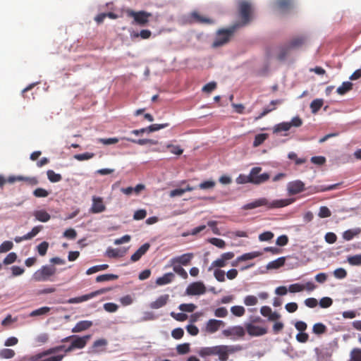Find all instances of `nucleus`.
I'll list each match as a JSON object with an SVG mask.
<instances>
[{"instance_id": "f257e3e1", "label": "nucleus", "mask_w": 361, "mask_h": 361, "mask_svg": "<svg viewBox=\"0 0 361 361\" xmlns=\"http://www.w3.org/2000/svg\"><path fill=\"white\" fill-rule=\"evenodd\" d=\"M293 202V200L290 199H282V200H276L271 202L269 201L268 199L265 197H262L257 199L250 203L246 204L243 206L242 209L244 210L253 209L257 207L264 206L268 209H275V208H281L286 206L289 205Z\"/></svg>"}, {"instance_id": "f03ea898", "label": "nucleus", "mask_w": 361, "mask_h": 361, "mask_svg": "<svg viewBox=\"0 0 361 361\" xmlns=\"http://www.w3.org/2000/svg\"><path fill=\"white\" fill-rule=\"evenodd\" d=\"M238 16L240 22L235 23L238 28L248 25L254 18V8L250 2L245 0H240L238 4Z\"/></svg>"}, {"instance_id": "7ed1b4c3", "label": "nucleus", "mask_w": 361, "mask_h": 361, "mask_svg": "<svg viewBox=\"0 0 361 361\" xmlns=\"http://www.w3.org/2000/svg\"><path fill=\"white\" fill-rule=\"evenodd\" d=\"M90 338H91L90 335H86L82 337H79L78 336H75V337H73V341H72L71 345L67 348H65V345H59V346L49 349L48 351H47L44 353V355H47L49 353H56L57 351L62 350H64L65 353H69L76 348H78V349L83 348L86 345L87 341L90 340Z\"/></svg>"}, {"instance_id": "20e7f679", "label": "nucleus", "mask_w": 361, "mask_h": 361, "mask_svg": "<svg viewBox=\"0 0 361 361\" xmlns=\"http://www.w3.org/2000/svg\"><path fill=\"white\" fill-rule=\"evenodd\" d=\"M237 29L238 25H233L227 29L219 30L212 43V47L216 48L227 44Z\"/></svg>"}, {"instance_id": "39448f33", "label": "nucleus", "mask_w": 361, "mask_h": 361, "mask_svg": "<svg viewBox=\"0 0 361 361\" xmlns=\"http://www.w3.org/2000/svg\"><path fill=\"white\" fill-rule=\"evenodd\" d=\"M56 271V268L53 265H44L37 270L32 275V279L36 282L47 281L51 280Z\"/></svg>"}, {"instance_id": "423d86ee", "label": "nucleus", "mask_w": 361, "mask_h": 361, "mask_svg": "<svg viewBox=\"0 0 361 361\" xmlns=\"http://www.w3.org/2000/svg\"><path fill=\"white\" fill-rule=\"evenodd\" d=\"M125 13L129 18H133V24L140 26H145L149 23V19L152 16V13L145 11H135L132 9H126Z\"/></svg>"}, {"instance_id": "0eeeda50", "label": "nucleus", "mask_w": 361, "mask_h": 361, "mask_svg": "<svg viewBox=\"0 0 361 361\" xmlns=\"http://www.w3.org/2000/svg\"><path fill=\"white\" fill-rule=\"evenodd\" d=\"M302 125V120L299 116L292 118L290 122H282L276 125L274 128V133H277L282 131H288L291 127H300Z\"/></svg>"}, {"instance_id": "6e6552de", "label": "nucleus", "mask_w": 361, "mask_h": 361, "mask_svg": "<svg viewBox=\"0 0 361 361\" xmlns=\"http://www.w3.org/2000/svg\"><path fill=\"white\" fill-rule=\"evenodd\" d=\"M110 290H111L110 288H101L99 290L93 291V292H92L90 293H88V294H86V295H81V296H79V297H75V298H70L68 300V303H69V304L80 303V302L87 301L88 300H90V299H92V298H94V297H96L97 295L106 293L108 291H109Z\"/></svg>"}, {"instance_id": "1a4fd4ad", "label": "nucleus", "mask_w": 361, "mask_h": 361, "mask_svg": "<svg viewBox=\"0 0 361 361\" xmlns=\"http://www.w3.org/2000/svg\"><path fill=\"white\" fill-rule=\"evenodd\" d=\"M222 334L226 337H230L232 339H236L239 338H243L245 331L243 326H235L230 327L228 329H224L222 331Z\"/></svg>"}, {"instance_id": "9d476101", "label": "nucleus", "mask_w": 361, "mask_h": 361, "mask_svg": "<svg viewBox=\"0 0 361 361\" xmlns=\"http://www.w3.org/2000/svg\"><path fill=\"white\" fill-rule=\"evenodd\" d=\"M205 292L206 287L201 281L192 283L186 289V293L188 295H202L205 293Z\"/></svg>"}, {"instance_id": "9b49d317", "label": "nucleus", "mask_w": 361, "mask_h": 361, "mask_svg": "<svg viewBox=\"0 0 361 361\" xmlns=\"http://www.w3.org/2000/svg\"><path fill=\"white\" fill-rule=\"evenodd\" d=\"M242 347L239 345H221V355H219L220 361H227L229 354L240 351Z\"/></svg>"}, {"instance_id": "f8f14e48", "label": "nucleus", "mask_w": 361, "mask_h": 361, "mask_svg": "<svg viewBox=\"0 0 361 361\" xmlns=\"http://www.w3.org/2000/svg\"><path fill=\"white\" fill-rule=\"evenodd\" d=\"M305 190V183L300 180L290 181L287 185L288 193L290 195H297L300 192H303Z\"/></svg>"}, {"instance_id": "ddd939ff", "label": "nucleus", "mask_w": 361, "mask_h": 361, "mask_svg": "<svg viewBox=\"0 0 361 361\" xmlns=\"http://www.w3.org/2000/svg\"><path fill=\"white\" fill-rule=\"evenodd\" d=\"M189 21L190 23L199 24H212L214 23L211 18L202 16L197 11L190 13Z\"/></svg>"}, {"instance_id": "4468645a", "label": "nucleus", "mask_w": 361, "mask_h": 361, "mask_svg": "<svg viewBox=\"0 0 361 361\" xmlns=\"http://www.w3.org/2000/svg\"><path fill=\"white\" fill-rule=\"evenodd\" d=\"M106 210V206L103 202V200L100 197L93 196L92 204L90 212L92 214H98Z\"/></svg>"}, {"instance_id": "2eb2a0df", "label": "nucleus", "mask_w": 361, "mask_h": 361, "mask_svg": "<svg viewBox=\"0 0 361 361\" xmlns=\"http://www.w3.org/2000/svg\"><path fill=\"white\" fill-rule=\"evenodd\" d=\"M247 334L252 336H259L267 333V329L264 327L255 326L252 324H247L245 326Z\"/></svg>"}, {"instance_id": "dca6fc26", "label": "nucleus", "mask_w": 361, "mask_h": 361, "mask_svg": "<svg viewBox=\"0 0 361 361\" xmlns=\"http://www.w3.org/2000/svg\"><path fill=\"white\" fill-rule=\"evenodd\" d=\"M224 324L223 321L211 319L206 324L205 331L209 334H214L219 329L221 326H224Z\"/></svg>"}, {"instance_id": "f3484780", "label": "nucleus", "mask_w": 361, "mask_h": 361, "mask_svg": "<svg viewBox=\"0 0 361 361\" xmlns=\"http://www.w3.org/2000/svg\"><path fill=\"white\" fill-rule=\"evenodd\" d=\"M193 257L192 253H185L179 257L171 259V264H179L183 266H187L190 264Z\"/></svg>"}, {"instance_id": "a211bd4d", "label": "nucleus", "mask_w": 361, "mask_h": 361, "mask_svg": "<svg viewBox=\"0 0 361 361\" xmlns=\"http://www.w3.org/2000/svg\"><path fill=\"white\" fill-rule=\"evenodd\" d=\"M201 357L216 355L219 357L221 355V345H216L213 347L202 348L199 353Z\"/></svg>"}, {"instance_id": "6ab92c4d", "label": "nucleus", "mask_w": 361, "mask_h": 361, "mask_svg": "<svg viewBox=\"0 0 361 361\" xmlns=\"http://www.w3.org/2000/svg\"><path fill=\"white\" fill-rule=\"evenodd\" d=\"M261 255H262V253L260 252H252L243 254L241 256L238 257L236 258V259L232 262V266L235 267V266H237L238 263L240 262L252 259L255 257L260 256Z\"/></svg>"}, {"instance_id": "aec40b11", "label": "nucleus", "mask_w": 361, "mask_h": 361, "mask_svg": "<svg viewBox=\"0 0 361 361\" xmlns=\"http://www.w3.org/2000/svg\"><path fill=\"white\" fill-rule=\"evenodd\" d=\"M293 0H276V8L281 12H286L293 8Z\"/></svg>"}, {"instance_id": "412c9836", "label": "nucleus", "mask_w": 361, "mask_h": 361, "mask_svg": "<svg viewBox=\"0 0 361 361\" xmlns=\"http://www.w3.org/2000/svg\"><path fill=\"white\" fill-rule=\"evenodd\" d=\"M169 300L168 294L161 295L155 301L150 303L149 307L152 309H159L166 305Z\"/></svg>"}, {"instance_id": "4be33fe9", "label": "nucleus", "mask_w": 361, "mask_h": 361, "mask_svg": "<svg viewBox=\"0 0 361 361\" xmlns=\"http://www.w3.org/2000/svg\"><path fill=\"white\" fill-rule=\"evenodd\" d=\"M150 245L148 243L143 244L133 255H132L130 259L132 262L138 261L142 255H144L149 249Z\"/></svg>"}, {"instance_id": "5701e85b", "label": "nucleus", "mask_w": 361, "mask_h": 361, "mask_svg": "<svg viewBox=\"0 0 361 361\" xmlns=\"http://www.w3.org/2000/svg\"><path fill=\"white\" fill-rule=\"evenodd\" d=\"M93 323L91 321L83 320L78 322L72 329V332L78 333L90 329Z\"/></svg>"}, {"instance_id": "b1692460", "label": "nucleus", "mask_w": 361, "mask_h": 361, "mask_svg": "<svg viewBox=\"0 0 361 361\" xmlns=\"http://www.w3.org/2000/svg\"><path fill=\"white\" fill-rule=\"evenodd\" d=\"M35 219L41 222H47L50 218V214L44 209L36 210L33 212Z\"/></svg>"}, {"instance_id": "393cba45", "label": "nucleus", "mask_w": 361, "mask_h": 361, "mask_svg": "<svg viewBox=\"0 0 361 361\" xmlns=\"http://www.w3.org/2000/svg\"><path fill=\"white\" fill-rule=\"evenodd\" d=\"M175 276L173 273H166L164 274L161 277H159L157 279L156 283L158 286H164L168 283H170L173 280Z\"/></svg>"}, {"instance_id": "a878e982", "label": "nucleus", "mask_w": 361, "mask_h": 361, "mask_svg": "<svg viewBox=\"0 0 361 361\" xmlns=\"http://www.w3.org/2000/svg\"><path fill=\"white\" fill-rule=\"evenodd\" d=\"M360 233H361V228H360L349 229V230H347L343 232V238L345 240L348 241V240H352L355 237L357 236L358 235H360Z\"/></svg>"}, {"instance_id": "bb28decb", "label": "nucleus", "mask_w": 361, "mask_h": 361, "mask_svg": "<svg viewBox=\"0 0 361 361\" xmlns=\"http://www.w3.org/2000/svg\"><path fill=\"white\" fill-rule=\"evenodd\" d=\"M305 42L306 37L301 36L292 39L288 44L290 46V49H293L300 47L302 45L305 44Z\"/></svg>"}, {"instance_id": "cd10ccee", "label": "nucleus", "mask_w": 361, "mask_h": 361, "mask_svg": "<svg viewBox=\"0 0 361 361\" xmlns=\"http://www.w3.org/2000/svg\"><path fill=\"white\" fill-rule=\"evenodd\" d=\"M352 89H353V83L349 81H346V82H343L342 83V85L337 88L336 92L338 94L343 95L346 92L351 90Z\"/></svg>"}, {"instance_id": "c85d7f7f", "label": "nucleus", "mask_w": 361, "mask_h": 361, "mask_svg": "<svg viewBox=\"0 0 361 361\" xmlns=\"http://www.w3.org/2000/svg\"><path fill=\"white\" fill-rule=\"evenodd\" d=\"M290 50H291V49H290V46L288 45V44L281 46L279 48L278 59L280 61L285 60Z\"/></svg>"}, {"instance_id": "c756f323", "label": "nucleus", "mask_w": 361, "mask_h": 361, "mask_svg": "<svg viewBox=\"0 0 361 361\" xmlns=\"http://www.w3.org/2000/svg\"><path fill=\"white\" fill-rule=\"evenodd\" d=\"M327 327L322 323H316L312 326V332L316 335H322L326 332Z\"/></svg>"}, {"instance_id": "7c9ffc66", "label": "nucleus", "mask_w": 361, "mask_h": 361, "mask_svg": "<svg viewBox=\"0 0 361 361\" xmlns=\"http://www.w3.org/2000/svg\"><path fill=\"white\" fill-rule=\"evenodd\" d=\"M286 259L283 257H279L276 260L269 262L267 265L268 269H279L284 265Z\"/></svg>"}, {"instance_id": "2f4dec72", "label": "nucleus", "mask_w": 361, "mask_h": 361, "mask_svg": "<svg viewBox=\"0 0 361 361\" xmlns=\"http://www.w3.org/2000/svg\"><path fill=\"white\" fill-rule=\"evenodd\" d=\"M118 279V276L116 274H106L97 276L96 278V281L99 283V282H103V281H106L116 280Z\"/></svg>"}, {"instance_id": "473e14b6", "label": "nucleus", "mask_w": 361, "mask_h": 361, "mask_svg": "<svg viewBox=\"0 0 361 361\" xmlns=\"http://www.w3.org/2000/svg\"><path fill=\"white\" fill-rule=\"evenodd\" d=\"M268 138L267 133H260L255 137L253 147H257L261 145Z\"/></svg>"}, {"instance_id": "72a5a7b5", "label": "nucleus", "mask_w": 361, "mask_h": 361, "mask_svg": "<svg viewBox=\"0 0 361 361\" xmlns=\"http://www.w3.org/2000/svg\"><path fill=\"white\" fill-rule=\"evenodd\" d=\"M47 178L51 183H57L61 180L62 176L59 173H56L53 170H48L47 172Z\"/></svg>"}, {"instance_id": "f704fd0d", "label": "nucleus", "mask_w": 361, "mask_h": 361, "mask_svg": "<svg viewBox=\"0 0 361 361\" xmlns=\"http://www.w3.org/2000/svg\"><path fill=\"white\" fill-rule=\"evenodd\" d=\"M323 100L321 99H314L310 104V109L313 114L317 113L323 105Z\"/></svg>"}, {"instance_id": "c9c22d12", "label": "nucleus", "mask_w": 361, "mask_h": 361, "mask_svg": "<svg viewBox=\"0 0 361 361\" xmlns=\"http://www.w3.org/2000/svg\"><path fill=\"white\" fill-rule=\"evenodd\" d=\"M51 308L49 307H42L39 309L35 310L30 313V317H37L40 315L47 314L49 312Z\"/></svg>"}, {"instance_id": "e433bc0d", "label": "nucleus", "mask_w": 361, "mask_h": 361, "mask_svg": "<svg viewBox=\"0 0 361 361\" xmlns=\"http://www.w3.org/2000/svg\"><path fill=\"white\" fill-rule=\"evenodd\" d=\"M348 262L352 266L361 265V254L349 256L347 259Z\"/></svg>"}, {"instance_id": "4c0bfd02", "label": "nucleus", "mask_w": 361, "mask_h": 361, "mask_svg": "<svg viewBox=\"0 0 361 361\" xmlns=\"http://www.w3.org/2000/svg\"><path fill=\"white\" fill-rule=\"evenodd\" d=\"M339 185H340V183H336V184H332V185H330L328 186L321 185V186L315 187L314 192H325V191L336 190L338 188Z\"/></svg>"}, {"instance_id": "58836bf2", "label": "nucleus", "mask_w": 361, "mask_h": 361, "mask_svg": "<svg viewBox=\"0 0 361 361\" xmlns=\"http://www.w3.org/2000/svg\"><path fill=\"white\" fill-rule=\"evenodd\" d=\"M178 308L182 312H192L197 308V306L192 303H183L180 304Z\"/></svg>"}, {"instance_id": "ea45409f", "label": "nucleus", "mask_w": 361, "mask_h": 361, "mask_svg": "<svg viewBox=\"0 0 361 361\" xmlns=\"http://www.w3.org/2000/svg\"><path fill=\"white\" fill-rule=\"evenodd\" d=\"M270 178V176L267 173L260 174L259 176L252 180V183L259 185L267 181Z\"/></svg>"}, {"instance_id": "a19ab883", "label": "nucleus", "mask_w": 361, "mask_h": 361, "mask_svg": "<svg viewBox=\"0 0 361 361\" xmlns=\"http://www.w3.org/2000/svg\"><path fill=\"white\" fill-rule=\"evenodd\" d=\"M231 313L236 317H242L245 312V310L243 306L235 305L231 308Z\"/></svg>"}, {"instance_id": "79ce46f5", "label": "nucleus", "mask_w": 361, "mask_h": 361, "mask_svg": "<svg viewBox=\"0 0 361 361\" xmlns=\"http://www.w3.org/2000/svg\"><path fill=\"white\" fill-rule=\"evenodd\" d=\"M350 361H361V348H353L350 352Z\"/></svg>"}, {"instance_id": "37998d69", "label": "nucleus", "mask_w": 361, "mask_h": 361, "mask_svg": "<svg viewBox=\"0 0 361 361\" xmlns=\"http://www.w3.org/2000/svg\"><path fill=\"white\" fill-rule=\"evenodd\" d=\"M107 345V341L104 338H101L95 341L92 345L94 351H99L100 348L105 347Z\"/></svg>"}, {"instance_id": "c03bdc74", "label": "nucleus", "mask_w": 361, "mask_h": 361, "mask_svg": "<svg viewBox=\"0 0 361 361\" xmlns=\"http://www.w3.org/2000/svg\"><path fill=\"white\" fill-rule=\"evenodd\" d=\"M49 247V243L46 241H43L39 244L37 247V252L39 255L44 256L47 252Z\"/></svg>"}, {"instance_id": "a18cd8bd", "label": "nucleus", "mask_w": 361, "mask_h": 361, "mask_svg": "<svg viewBox=\"0 0 361 361\" xmlns=\"http://www.w3.org/2000/svg\"><path fill=\"white\" fill-rule=\"evenodd\" d=\"M13 247V244L10 240H6L0 245V253L6 252L11 250Z\"/></svg>"}, {"instance_id": "49530a36", "label": "nucleus", "mask_w": 361, "mask_h": 361, "mask_svg": "<svg viewBox=\"0 0 361 361\" xmlns=\"http://www.w3.org/2000/svg\"><path fill=\"white\" fill-rule=\"evenodd\" d=\"M15 355V352L12 349L4 348L0 351V357L5 359L12 358Z\"/></svg>"}, {"instance_id": "de8ad7c7", "label": "nucleus", "mask_w": 361, "mask_h": 361, "mask_svg": "<svg viewBox=\"0 0 361 361\" xmlns=\"http://www.w3.org/2000/svg\"><path fill=\"white\" fill-rule=\"evenodd\" d=\"M177 353L180 355H184L190 351V344L189 343H183L179 344L176 347Z\"/></svg>"}, {"instance_id": "09e8293b", "label": "nucleus", "mask_w": 361, "mask_h": 361, "mask_svg": "<svg viewBox=\"0 0 361 361\" xmlns=\"http://www.w3.org/2000/svg\"><path fill=\"white\" fill-rule=\"evenodd\" d=\"M173 269L174 272L180 275L183 279H186L188 278V273L180 265L173 264Z\"/></svg>"}, {"instance_id": "8fccbe9b", "label": "nucleus", "mask_w": 361, "mask_h": 361, "mask_svg": "<svg viewBox=\"0 0 361 361\" xmlns=\"http://www.w3.org/2000/svg\"><path fill=\"white\" fill-rule=\"evenodd\" d=\"M258 299L255 295H247L244 299V303L246 306H253L257 305Z\"/></svg>"}, {"instance_id": "3c124183", "label": "nucleus", "mask_w": 361, "mask_h": 361, "mask_svg": "<svg viewBox=\"0 0 361 361\" xmlns=\"http://www.w3.org/2000/svg\"><path fill=\"white\" fill-rule=\"evenodd\" d=\"M106 255L110 258H116L122 256L123 254H120V250L118 249L109 247L106 251Z\"/></svg>"}, {"instance_id": "603ef678", "label": "nucleus", "mask_w": 361, "mask_h": 361, "mask_svg": "<svg viewBox=\"0 0 361 361\" xmlns=\"http://www.w3.org/2000/svg\"><path fill=\"white\" fill-rule=\"evenodd\" d=\"M226 261H225L221 257L216 260H214L211 267L209 268V271L212 270L214 267H224L226 266Z\"/></svg>"}, {"instance_id": "864d4df0", "label": "nucleus", "mask_w": 361, "mask_h": 361, "mask_svg": "<svg viewBox=\"0 0 361 361\" xmlns=\"http://www.w3.org/2000/svg\"><path fill=\"white\" fill-rule=\"evenodd\" d=\"M331 212L327 207L322 206L319 208L318 216L320 218H327V217L331 216Z\"/></svg>"}, {"instance_id": "5fc2aeb1", "label": "nucleus", "mask_w": 361, "mask_h": 361, "mask_svg": "<svg viewBox=\"0 0 361 361\" xmlns=\"http://www.w3.org/2000/svg\"><path fill=\"white\" fill-rule=\"evenodd\" d=\"M169 126V124L167 123L162 124H152L147 127L148 133L159 130L162 128L168 127Z\"/></svg>"}, {"instance_id": "6e6d98bb", "label": "nucleus", "mask_w": 361, "mask_h": 361, "mask_svg": "<svg viewBox=\"0 0 361 361\" xmlns=\"http://www.w3.org/2000/svg\"><path fill=\"white\" fill-rule=\"evenodd\" d=\"M216 82L214 81L210 82L203 86L202 90L206 93H211L216 88Z\"/></svg>"}, {"instance_id": "4d7b16f0", "label": "nucleus", "mask_w": 361, "mask_h": 361, "mask_svg": "<svg viewBox=\"0 0 361 361\" xmlns=\"http://www.w3.org/2000/svg\"><path fill=\"white\" fill-rule=\"evenodd\" d=\"M33 195L36 197H46L49 195V192L44 188H38L33 191Z\"/></svg>"}, {"instance_id": "13d9d810", "label": "nucleus", "mask_w": 361, "mask_h": 361, "mask_svg": "<svg viewBox=\"0 0 361 361\" xmlns=\"http://www.w3.org/2000/svg\"><path fill=\"white\" fill-rule=\"evenodd\" d=\"M166 147L170 149V152L172 154H174L176 155H180L183 152V149H181L180 147L178 145H168Z\"/></svg>"}, {"instance_id": "bf43d9fd", "label": "nucleus", "mask_w": 361, "mask_h": 361, "mask_svg": "<svg viewBox=\"0 0 361 361\" xmlns=\"http://www.w3.org/2000/svg\"><path fill=\"white\" fill-rule=\"evenodd\" d=\"M334 276L338 279H343L346 277L347 271L343 268H338L334 271Z\"/></svg>"}, {"instance_id": "052dcab7", "label": "nucleus", "mask_w": 361, "mask_h": 361, "mask_svg": "<svg viewBox=\"0 0 361 361\" xmlns=\"http://www.w3.org/2000/svg\"><path fill=\"white\" fill-rule=\"evenodd\" d=\"M332 299L329 297L322 298L319 301V305L322 308L329 307L332 305Z\"/></svg>"}, {"instance_id": "680f3d73", "label": "nucleus", "mask_w": 361, "mask_h": 361, "mask_svg": "<svg viewBox=\"0 0 361 361\" xmlns=\"http://www.w3.org/2000/svg\"><path fill=\"white\" fill-rule=\"evenodd\" d=\"M303 290H305L304 285L300 283L291 284L288 288V290L290 293H298L302 291Z\"/></svg>"}, {"instance_id": "e2e57ef3", "label": "nucleus", "mask_w": 361, "mask_h": 361, "mask_svg": "<svg viewBox=\"0 0 361 361\" xmlns=\"http://www.w3.org/2000/svg\"><path fill=\"white\" fill-rule=\"evenodd\" d=\"M274 235L271 231H266L262 233H261L259 235V240L260 241H269L271 240L274 238Z\"/></svg>"}, {"instance_id": "0e129e2a", "label": "nucleus", "mask_w": 361, "mask_h": 361, "mask_svg": "<svg viewBox=\"0 0 361 361\" xmlns=\"http://www.w3.org/2000/svg\"><path fill=\"white\" fill-rule=\"evenodd\" d=\"M183 335L184 331L182 328H176L171 331L172 337L176 340L180 339Z\"/></svg>"}, {"instance_id": "69168bd1", "label": "nucleus", "mask_w": 361, "mask_h": 361, "mask_svg": "<svg viewBox=\"0 0 361 361\" xmlns=\"http://www.w3.org/2000/svg\"><path fill=\"white\" fill-rule=\"evenodd\" d=\"M76 236L77 232L73 228L66 229L63 233V237L68 239L73 240L76 238Z\"/></svg>"}, {"instance_id": "338daca9", "label": "nucleus", "mask_w": 361, "mask_h": 361, "mask_svg": "<svg viewBox=\"0 0 361 361\" xmlns=\"http://www.w3.org/2000/svg\"><path fill=\"white\" fill-rule=\"evenodd\" d=\"M209 242L219 248H224L226 245L225 241L220 238H212L209 239Z\"/></svg>"}, {"instance_id": "774afa93", "label": "nucleus", "mask_w": 361, "mask_h": 361, "mask_svg": "<svg viewBox=\"0 0 361 361\" xmlns=\"http://www.w3.org/2000/svg\"><path fill=\"white\" fill-rule=\"evenodd\" d=\"M17 259V255L15 252H10L4 259V264H11Z\"/></svg>"}]
</instances>
